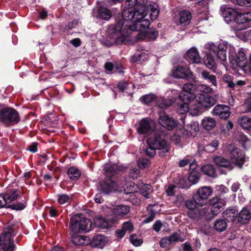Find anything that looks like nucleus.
<instances>
[{
  "instance_id": "5fc2aeb1",
  "label": "nucleus",
  "mask_w": 251,
  "mask_h": 251,
  "mask_svg": "<svg viewBox=\"0 0 251 251\" xmlns=\"http://www.w3.org/2000/svg\"><path fill=\"white\" fill-rule=\"evenodd\" d=\"M98 12L100 16H111L110 11L103 6H100L98 9Z\"/></svg>"
},
{
  "instance_id": "aec40b11",
  "label": "nucleus",
  "mask_w": 251,
  "mask_h": 251,
  "mask_svg": "<svg viewBox=\"0 0 251 251\" xmlns=\"http://www.w3.org/2000/svg\"><path fill=\"white\" fill-rule=\"evenodd\" d=\"M106 177L112 178L117 176L119 172H122L124 170V168L116 164H108L104 167Z\"/></svg>"
},
{
  "instance_id": "680f3d73",
  "label": "nucleus",
  "mask_w": 251,
  "mask_h": 251,
  "mask_svg": "<svg viewBox=\"0 0 251 251\" xmlns=\"http://www.w3.org/2000/svg\"><path fill=\"white\" fill-rule=\"evenodd\" d=\"M79 21L78 20H74L71 22H70L67 25H66L65 28L67 29H72L75 27L77 25H78Z\"/></svg>"
},
{
  "instance_id": "c85d7f7f",
  "label": "nucleus",
  "mask_w": 251,
  "mask_h": 251,
  "mask_svg": "<svg viewBox=\"0 0 251 251\" xmlns=\"http://www.w3.org/2000/svg\"><path fill=\"white\" fill-rule=\"evenodd\" d=\"M239 125L251 135V118L243 116L238 119Z\"/></svg>"
},
{
  "instance_id": "c9c22d12",
  "label": "nucleus",
  "mask_w": 251,
  "mask_h": 251,
  "mask_svg": "<svg viewBox=\"0 0 251 251\" xmlns=\"http://www.w3.org/2000/svg\"><path fill=\"white\" fill-rule=\"evenodd\" d=\"M67 174L69 177L73 180H77L81 175L80 171L74 166H72L68 169Z\"/></svg>"
},
{
  "instance_id": "2f4dec72",
  "label": "nucleus",
  "mask_w": 251,
  "mask_h": 251,
  "mask_svg": "<svg viewBox=\"0 0 251 251\" xmlns=\"http://www.w3.org/2000/svg\"><path fill=\"white\" fill-rule=\"evenodd\" d=\"M160 124L168 130L173 129V119L166 114L161 115L159 119Z\"/></svg>"
},
{
  "instance_id": "20e7f679",
  "label": "nucleus",
  "mask_w": 251,
  "mask_h": 251,
  "mask_svg": "<svg viewBox=\"0 0 251 251\" xmlns=\"http://www.w3.org/2000/svg\"><path fill=\"white\" fill-rule=\"evenodd\" d=\"M91 227L92 222L90 220L82 214H75L70 219L69 228L72 234L88 232Z\"/></svg>"
},
{
  "instance_id": "e433bc0d",
  "label": "nucleus",
  "mask_w": 251,
  "mask_h": 251,
  "mask_svg": "<svg viewBox=\"0 0 251 251\" xmlns=\"http://www.w3.org/2000/svg\"><path fill=\"white\" fill-rule=\"evenodd\" d=\"M139 191L141 195L146 199H149L152 192V186L150 184H143L139 187Z\"/></svg>"
},
{
  "instance_id": "9d476101",
  "label": "nucleus",
  "mask_w": 251,
  "mask_h": 251,
  "mask_svg": "<svg viewBox=\"0 0 251 251\" xmlns=\"http://www.w3.org/2000/svg\"><path fill=\"white\" fill-rule=\"evenodd\" d=\"M174 78L182 79L185 80L197 81V78L194 73L187 66L181 65L174 67Z\"/></svg>"
},
{
  "instance_id": "13d9d810",
  "label": "nucleus",
  "mask_w": 251,
  "mask_h": 251,
  "mask_svg": "<svg viewBox=\"0 0 251 251\" xmlns=\"http://www.w3.org/2000/svg\"><path fill=\"white\" fill-rule=\"evenodd\" d=\"M190 129V132H196L199 130V124L197 122H192L188 126ZM192 134V133H191Z\"/></svg>"
},
{
  "instance_id": "473e14b6",
  "label": "nucleus",
  "mask_w": 251,
  "mask_h": 251,
  "mask_svg": "<svg viewBox=\"0 0 251 251\" xmlns=\"http://www.w3.org/2000/svg\"><path fill=\"white\" fill-rule=\"evenodd\" d=\"M201 171L208 176L215 177L217 176L214 166L210 164L203 165L201 168Z\"/></svg>"
},
{
  "instance_id": "2eb2a0df",
  "label": "nucleus",
  "mask_w": 251,
  "mask_h": 251,
  "mask_svg": "<svg viewBox=\"0 0 251 251\" xmlns=\"http://www.w3.org/2000/svg\"><path fill=\"white\" fill-rule=\"evenodd\" d=\"M174 142L176 145L181 143V138L189 136L188 131L185 129L182 124L174 119Z\"/></svg>"
},
{
  "instance_id": "bf43d9fd",
  "label": "nucleus",
  "mask_w": 251,
  "mask_h": 251,
  "mask_svg": "<svg viewBox=\"0 0 251 251\" xmlns=\"http://www.w3.org/2000/svg\"><path fill=\"white\" fill-rule=\"evenodd\" d=\"M140 171L139 169L137 168H133L130 170L129 176L133 178H137L140 174Z\"/></svg>"
},
{
  "instance_id": "ea45409f",
  "label": "nucleus",
  "mask_w": 251,
  "mask_h": 251,
  "mask_svg": "<svg viewBox=\"0 0 251 251\" xmlns=\"http://www.w3.org/2000/svg\"><path fill=\"white\" fill-rule=\"evenodd\" d=\"M214 227L217 231L222 232L226 229L227 224L225 220L217 219L214 222Z\"/></svg>"
},
{
  "instance_id": "3c124183",
  "label": "nucleus",
  "mask_w": 251,
  "mask_h": 251,
  "mask_svg": "<svg viewBox=\"0 0 251 251\" xmlns=\"http://www.w3.org/2000/svg\"><path fill=\"white\" fill-rule=\"evenodd\" d=\"M219 146V141L217 140H213L211 141V143L207 145L204 147L205 150H208L209 148H211V150H210V152L214 151Z\"/></svg>"
},
{
  "instance_id": "603ef678",
  "label": "nucleus",
  "mask_w": 251,
  "mask_h": 251,
  "mask_svg": "<svg viewBox=\"0 0 251 251\" xmlns=\"http://www.w3.org/2000/svg\"><path fill=\"white\" fill-rule=\"evenodd\" d=\"M130 240L132 245L136 247L140 246L143 243V240L141 239H138L136 234H134L130 235Z\"/></svg>"
},
{
  "instance_id": "58836bf2",
  "label": "nucleus",
  "mask_w": 251,
  "mask_h": 251,
  "mask_svg": "<svg viewBox=\"0 0 251 251\" xmlns=\"http://www.w3.org/2000/svg\"><path fill=\"white\" fill-rule=\"evenodd\" d=\"M86 239L87 237L85 236L73 234L72 237V241L75 245L83 246L88 244L87 243L85 242Z\"/></svg>"
},
{
  "instance_id": "a19ab883",
  "label": "nucleus",
  "mask_w": 251,
  "mask_h": 251,
  "mask_svg": "<svg viewBox=\"0 0 251 251\" xmlns=\"http://www.w3.org/2000/svg\"><path fill=\"white\" fill-rule=\"evenodd\" d=\"M221 11L224 16H241L234 9L226 7V5H223L221 7Z\"/></svg>"
},
{
  "instance_id": "8fccbe9b",
  "label": "nucleus",
  "mask_w": 251,
  "mask_h": 251,
  "mask_svg": "<svg viewBox=\"0 0 251 251\" xmlns=\"http://www.w3.org/2000/svg\"><path fill=\"white\" fill-rule=\"evenodd\" d=\"M151 163L149 159L146 158H140L138 160V166L140 168L144 169L148 167Z\"/></svg>"
},
{
  "instance_id": "cd10ccee",
  "label": "nucleus",
  "mask_w": 251,
  "mask_h": 251,
  "mask_svg": "<svg viewBox=\"0 0 251 251\" xmlns=\"http://www.w3.org/2000/svg\"><path fill=\"white\" fill-rule=\"evenodd\" d=\"M130 207L127 205H117L113 209V214L117 217H122L129 213Z\"/></svg>"
},
{
  "instance_id": "69168bd1",
  "label": "nucleus",
  "mask_w": 251,
  "mask_h": 251,
  "mask_svg": "<svg viewBox=\"0 0 251 251\" xmlns=\"http://www.w3.org/2000/svg\"><path fill=\"white\" fill-rule=\"evenodd\" d=\"M236 2L238 5L240 6H251V0H237Z\"/></svg>"
},
{
  "instance_id": "864d4df0",
  "label": "nucleus",
  "mask_w": 251,
  "mask_h": 251,
  "mask_svg": "<svg viewBox=\"0 0 251 251\" xmlns=\"http://www.w3.org/2000/svg\"><path fill=\"white\" fill-rule=\"evenodd\" d=\"M122 228L126 232L133 231L134 226L130 221L125 222L122 224Z\"/></svg>"
},
{
  "instance_id": "bb28decb",
  "label": "nucleus",
  "mask_w": 251,
  "mask_h": 251,
  "mask_svg": "<svg viewBox=\"0 0 251 251\" xmlns=\"http://www.w3.org/2000/svg\"><path fill=\"white\" fill-rule=\"evenodd\" d=\"M213 160L215 164L219 168H226L229 170H231L233 169L230 161L222 156H215L213 158Z\"/></svg>"
},
{
  "instance_id": "37998d69",
  "label": "nucleus",
  "mask_w": 251,
  "mask_h": 251,
  "mask_svg": "<svg viewBox=\"0 0 251 251\" xmlns=\"http://www.w3.org/2000/svg\"><path fill=\"white\" fill-rule=\"evenodd\" d=\"M146 8L147 10H148V9H150V10L151 13L150 14V16H158L159 14V9L158 5L156 3L154 2L151 3L149 8H147V7ZM146 13H147L146 16H147L148 15L147 10H146Z\"/></svg>"
},
{
  "instance_id": "39448f33",
  "label": "nucleus",
  "mask_w": 251,
  "mask_h": 251,
  "mask_svg": "<svg viewBox=\"0 0 251 251\" xmlns=\"http://www.w3.org/2000/svg\"><path fill=\"white\" fill-rule=\"evenodd\" d=\"M216 102V99L212 96L200 94L196 100V103L189 107V113L193 116L198 115L214 106Z\"/></svg>"
},
{
  "instance_id": "dca6fc26",
  "label": "nucleus",
  "mask_w": 251,
  "mask_h": 251,
  "mask_svg": "<svg viewBox=\"0 0 251 251\" xmlns=\"http://www.w3.org/2000/svg\"><path fill=\"white\" fill-rule=\"evenodd\" d=\"M213 192L212 189L209 186H204L200 188L194 194V199H196L201 205H205L207 201V199L212 194Z\"/></svg>"
},
{
  "instance_id": "1a4fd4ad",
  "label": "nucleus",
  "mask_w": 251,
  "mask_h": 251,
  "mask_svg": "<svg viewBox=\"0 0 251 251\" xmlns=\"http://www.w3.org/2000/svg\"><path fill=\"white\" fill-rule=\"evenodd\" d=\"M185 207L189 210L188 212L189 217L193 219L199 220L202 218L204 211L198 208V206H202L196 199H194L193 195L192 199L188 200L184 203Z\"/></svg>"
},
{
  "instance_id": "c756f323",
  "label": "nucleus",
  "mask_w": 251,
  "mask_h": 251,
  "mask_svg": "<svg viewBox=\"0 0 251 251\" xmlns=\"http://www.w3.org/2000/svg\"><path fill=\"white\" fill-rule=\"evenodd\" d=\"M238 212L234 208L227 209L223 213V216L227 222H233L237 219Z\"/></svg>"
},
{
  "instance_id": "5701e85b",
  "label": "nucleus",
  "mask_w": 251,
  "mask_h": 251,
  "mask_svg": "<svg viewBox=\"0 0 251 251\" xmlns=\"http://www.w3.org/2000/svg\"><path fill=\"white\" fill-rule=\"evenodd\" d=\"M153 130L151 122L145 118L141 120L137 129V132L140 135L151 134Z\"/></svg>"
},
{
  "instance_id": "a18cd8bd",
  "label": "nucleus",
  "mask_w": 251,
  "mask_h": 251,
  "mask_svg": "<svg viewBox=\"0 0 251 251\" xmlns=\"http://www.w3.org/2000/svg\"><path fill=\"white\" fill-rule=\"evenodd\" d=\"M185 197L183 194H179L176 196V199L174 204L177 207H180L181 206L184 205L185 202Z\"/></svg>"
},
{
  "instance_id": "6e6d98bb",
  "label": "nucleus",
  "mask_w": 251,
  "mask_h": 251,
  "mask_svg": "<svg viewBox=\"0 0 251 251\" xmlns=\"http://www.w3.org/2000/svg\"><path fill=\"white\" fill-rule=\"evenodd\" d=\"M192 17H179V23L182 26H185L188 25L191 21Z\"/></svg>"
},
{
  "instance_id": "052dcab7",
  "label": "nucleus",
  "mask_w": 251,
  "mask_h": 251,
  "mask_svg": "<svg viewBox=\"0 0 251 251\" xmlns=\"http://www.w3.org/2000/svg\"><path fill=\"white\" fill-rule=\"evenodd\" d=\"M156 212L155 211V210L151 209L149 212V216L144 220L145 223H148L153 221L156 215Z\"/></svg>"
},
{
  "instance_id": "f704fd0d",
  "label": "nucleus",
  "mask_w": 251,
  "mask_h": 251,
  "mask_svg": "<svg viewBox=\"0 0 251 251\" xmlns=\"http://www.w3.org/2000/svg\"><path fill=\"white\" fill-rule=\"evenodd\" d=\"M149 58V55L145 52H136L130 58V62L132 63L143 62L147 60Z\"/></svg>"
},
{
  "instance_id": "49530a36",
  "label": "nucleus",
  "mask_w": 251,
  "mask_h": 251,
  "mask_svg": "<svg viewBox=\"0 0 251 251\" xmlns=\"http://www.w3.org/2000/svg\"><path fill=\"white\" fill-rule=\"evenodd\" d=\"M57 202L60 204H63L68 202H70L71 197L67 194L57 195Z\"/></svg>"
},
{
  "instance_id": "9b49d317",
  "label": "nucleus",
  "mask_w": 251,
  "mask_h": 251,
  "mask_svg": "<svg viewBox=\"0 0 251 251\" xmlns=\"http://www.w3.org/2000/svg\"><path fill=\"white\" fill-rule=\"evenodd\" d=\"M228 57L229 63L233 68L238 67L244 70L245 68L247 67L249 59L241 50L234 54L229 53Z\"/></svg>"
},
{
  "instance_id": "0eeeda50",
  "label": "nucleus",
  "mask_w": 251,
  "mask_h": 251,
  "mask_svg": "<svg viewBox=\"0 0 251 251\" xmlns=\"http://www.w3.org/2000/svg\"><path fill=\"white\" fill-rule=\"evenodd\" d=\"M20 120L19 114L15 109L0 104V122L11 126L17 124Z\"/></svg>"
},
{
  "instance_id": "412c9836",
  "label": "nucleus",
  "mask_w": 251,
  "mask_h": 251,
  "mask_svg": "<svg viewBox=\"0 0 251 251\" xmlns=\"http://www.w3.org/2000/svg\"><path fill=\"white\" fill-rule=\"evenodd\" d=\"M114 219H106L101 216H97L93 220V223L96 226L102 229L108 228L110 226L115 222Z\"/></svg>"
},
{
  "instance_id": "6ab92c4d",
  "label": "nucleus",
  "mask_w": 251,
  "mask_h": 251,
  "mask_svg": "<svg viewBox=\"0 0 251 251\" xmlns=\"http://www.w3.org/2000/svg\"><path fill=\"white\" fill-rule=\"evenodd\" d=\"M184 58L189 62V64L202 63V58L197 49L194 47L187 51L184 55Z\"/></svg>"
},
{
  "instance_id": "0e129e2a",
  "label": "nucleus",
  "mask_w": 251,
  "mask_h": 251,
  "mask_svg": "<svg viewBox=\"0 0 251 251\" xmlns=\"http://www.w3.org/2000/svg\"><path fill=\"white\" fill-rule=\"evenodd\" d=\"M127 84L125 80L118 82L117 87L120 91L123 92L127 88Z\"/></svg>"
},
{
  "instance_id": "4468645a",
  "label": "nucleus",
  "mask_w": 251,
  "mask_h": 251,
  "mask_svg": "<svg viewBox=\"0 0 251 251\" xmlns=\"http://www.w3.org/2000/svg\"><path fill=\"white\" fill-rule=\"evenodd\" d=\"M230 162L239 169H242L246 162L245 154L239 148L235 147L230 151Z\"/></svg>"
},
{
  "instance_id": "7ed1b4c3",
  "label": "nucleus",
  "mask_w": 251,
  "mask_h": 251,
  "mask_svg": "<svg viewBox=\"0 0 251 251\" xmlns=\"http://www.w3.org/2000/svg\"><path fill=\"white\" fill-rule=\"evenodd\" d=\"M197 82L190 81L183 84L182 91L178 95V100L181 101L179 106L184 112L189 110L190 103L196 98V93L200 87Z\"/></svg>"
},
{
  "instance_id": "09e8293b",
  "label": "nucleus",
  "mask_w": 251,
  "mask_h": 251,
  "mask_svg": "<svg viewBox=\"0 0 251 251\" xmlns=\"http://www.w3.org/2000/svg\"><path fill=\"white\" fill-rule=\"evenodd\" d=\"M173 242V234L162 238L160 241V245L162 248L167 247Z\"/></svg>"
},
{
  "instance_id": "7c9ffc66",
  "label": "nucleus",
  "mask_w": 251,
  "mask_h": 251,
  "mask_svg": "<svg viewBox=\"0 0 251 251\" xmlns=\"http://www.w3.org/2000/svg\"><path fill=\"white\" fill-rule=\"evenodd\" d=\"M202 78L212 85L217 86V82L216 75H212L210 72L207 70L202 71L201 73Z\"/></svg>"
},
{
  "instance_id": "393cba45",
  "label": "nucleus",
  "mask_w": 251,
  "mask_h": 251,
  "mask_svg": "<svg viewBox=\"0 0 251 251\" xmlns=\"http://www.w3.org/2000/svg\"><path fill=\"white\" fill-rule=\"evenodd\" d=\"M191 186L189 182L186 178L183 176H178L174 179V196L175 195V191L176 188H181L182 189L187 190Z\"/></svg>"
},
{
  "instance_id": "f3484780",
  "label": "nucleus",
  "mask_w": 251,
  "mask_h": 251,
  "mask_svg": "<svg viewBox=\"0 0 251 251\" xmlns=\"http://www.w3.org/2000/svg\"><path fill=\"white\" fill-rule=\"evenodd\" d=\"M100 187L101 192L107 195L117 190V184L112 178L105 177L100 183Z\"/></svg>"
},
{
  "instance_id": "c03bdc74",
  "label": "nucleus",
  "mask_w": 251,
  "mask_h": 251,
  "mask_svg": "<svg viewBox=\"0 0 251 251\" xmlns=\"http://www.w3.org/2000/svg\"><path fill=\"white\" fill-rule=\"evenodd\" d=\"M21 192L19 190L15 189L10 192L9 194L4 195L6 196L7 201H10L16 200L20 196Z\"/></svg>"
},
{
  "instance_id": "338daca9",
  "label": "nucleus",
  "mask_w": 251,
  "mask_h": 251,
  "mask_svg": "<svg viewBox=\"0 0 251 251\" xmlns=\"http://www.w3.org/2000/svg\"><path fill=\"white\" fill-rule=\"evenodd\" d=\"M37 146V142H33L31 145L28 146V149L31 152L35 153L38 151Z\"/></svg>"
},
{
  "instance_id": "f257e3e1",
  "label": "nucleus",
  "mask_w": 251,
  "mask_h": 251,
  "mask_svg": "<svg viewBox=\"0 0 251 251\" xmlns=\"http://www.w3.org/2000/svg\"><path fill=\"white\" fill-rule=\"evenodd\" d=\"M116 24L109 26L107 33L108 36L114 40L116 44H126L127 37L132 31H140L138 38L142 40H155L158 36V32L155 29L149 28L150 22L145 19L146 17L127 20L125 17H115ZM129 18V17H127Z\"/></svg>"
},
{
  "instance_id": "423d86ee",
  "label": "nucleus",
  "mask_w": 251,
  "mask_h": 251,
  "mask_svg": "<svg viewBox=\"0 0 251 251\" xmlns=\"http://www.w3.org/2000/svg\"><path fill=\"white\" fill-rule=\"evenodd\" d=\"M127 8L122 16H146L147 0H126Z\"/></svg>"
},
{
  "instance_id": "774afa93",
  "label": "nucleus",
  "mask_w": 251,
  "mask_h": 251,
  "mask_svg": "<svg viewBox=\"0 0 251 251\" xmlns=\"http://www.w3.org/2000/svg\"><path fill=\"white\" fill-rule=\"evenodd\" d=\"M162 226V223L159 220H157L153 225L152 228L156 232H159Z\"/></svg>"
},
{
  "instance_id": "4be33fe9",
  "label": "nucleus",
  "mask_w": 251,
  "mask_h": 251,
  "mask_svg": "<svg viewBox=\"0 0 251 251\" xmlns=\"http://www.w3.org/2000/svg\"><path fill=\"white\" fill-rule=\"evenodd\" d=\"M214 115H218L220 118L226 119L230 116V108L227 105L218 104L213 110Z\"/></svg>"
},
{
  "instance_id": "6e6552de",
  "label": "nucleus",
  "mask_w": 251,
  "mask_h": 251,
  "mask_svg": "<svg viewBox=\"0 0 251 251\" xmlns=\"http://www.w3.org/2000/svg\"><path fill=\"white\" fill-rule=\"evenodd\" d=\"M15 235L16 232L11 226H9L0 234V251H14L16 246L12 237Z\"/></svg>"
},
{
  "instance_id": "e2e57ef3",
  "label": "nucleus",
  "mask_w": 251,
  "mask_h": 251,
  "mask_svg": "<svg viewBox=\"0 0 251 251\" xmlns=\"http://www.w3.org/2000/svg\"><path fill=\"white\" fill-rule=\"evenodd\" d=\"M7 203L6 196L4 195L0 194V208L6 207Z\"/></svg>"
},
{
  "instance_id": "f03ea898",
  "label": "nucleus",
  "mask_w": 251,
  "mask_h": 251,
  "mask_svg": "<svg viewBox=\"0 0 251 251\" xmlns=\"http://www.w3.org/2000/svg\"><path fill=\"white\" fill-rule=\"evenodd\" d=\"M227 46L224 44L216 45L214 44L209 46L208 51L206 52L205 55L202 59L205 66L208 69L215 72L216 64L214 60V55L220 60L225 61L226 60Z\"/></svg>"
},
{
  "instance_id": "b1692460",
  "label": "nucleus",
  "mask_w": 251,
  "mask_h": 251,
  "mask_svg": "<svg viewBox=\"0 0 251 251\" xmlns=\"http://www.w3.org/2000/svg\"><path fill=\"white\" fill-rule=\"evenodd\" d=\"M108 241V239L106 236L101 234H97L92 237L90 244L94 247L102 249Z\"/></svg>"
},
{
  "instance_id": "a211bd4d",
  "label": "nucleus",
  "mask_w": 251,
  "mask_h": 251,
  "mask_svg": "<svg viewBox=\"0 0 251 251\" xmlns=\"http://www.w3.org/2000/svg\"><path fill=\"white\" fill-rule=\"evenodd\" d=\"M209 204L212 213L214 216H216L224 209L226 202L223 198L216 197L210 200Z\"/></svg>"
},
{
  "instance_id": "79ce46f5",
  "label": "nucleus",
  "mask_w": 251,
  "mask_h": 251,
  "mask_svg": "<svg viewBox=\"0 0 251 251\" xmlns=\"http://www.w3.org/2000/svg\"><path fill=\"white\" fill-rule=\"evenodd\" d=\"M157 97L152 94H149L142 96L140 100L144 104L148 105L151 102L156 101Z\"/></svg>"
},
{
  "instance_id": "4d7b16f0",
  "label": "nucleus",
  "mask_w": 251,
  "mask_h": 251,
  "mask_svg": "<svg viewBox=\"0 0 251 251\" xmlns=\"http://www.w3.org/2000/svg\"><path fill=\"white\" fill-rule=\"evenodd\" d=\"M156 150L157 149L154 148L153 146H149V148L145 150V152L147 155L152 157L155 155Z\"/></svg>"
},
{
  "instance_id": "4c0bfd02",
  "label": "nucleus",
  "mask_w": 251,
  "mask_h": 251,
  "mask_svg": "<svg viewBox=\"0 0 251 251\" xmlns=\"http://www.w3.org/2000/svg\"><path fill=\"white\" fill-rule=\"evenodd\" d=\"M201 174L200 171H194L189 172L188 177L189 184H195L197 183L200 179Z\"/></svg>"
},
{
  "instance_id": "ddd939ff",
  "label": "nucleus",
  "mask_w": 251,
  "mask_h": 251,
  "mask_svg": "<svg viewBox=\"0 0 251 251\" xmlns=\"http://www.w3.org/2000/svg\"><path fill=\"white\" fill-rule=\"evenodd\" d=\"M225 21L231 27H236V25H243V26L238 27L237 30L246 28L247 27H251V17L249 18L247 17H224Z\"/></svg>"
},
{
  "instance_id": "f8f14e48",
  "label": "nucleus",
  "mask_w": 251,
  "mask_h": 251,
  "mask_svg": "<svg viewBox=\"0 0 251 251\" xmlns=\"http://www.w3.org/2000/svg\"><path fill=\"white\" fill-rule=\"evenodd\" d=\"M146 143L148 146H153L158 150H165L166 152L168 151L166 148L167 142L164 139L163 133L161 132H156L152 136L147 138Z\"/></svg>"
},
{
  "instance_id": "a878e982",
  "label": "nucleus",
  "mask_w": 251,
  "mask_h": 251,
  "mask_svg": "<svg viewBox=\"0 0 251 251\" xmlns=\"http://www.w3.org/2000/svg\"><path fill=\"white\" fill-rule=\"evenodd\" d=\"M251 218V212L246 207H244L238 213L237 216V222L241 225L248 224Z\"/></svg>"
},
{
  "instance_id": "de8ad7c7",
  "label": "nucleus",
  "mask_w": 251,
  "mask_h": 251,
  "mask_svg": "<svg viewBox=\"0 0 251 251\" xmlns=\"http://www.w3.org/2000/svg\"><path fill=\"white\" fill-rule=\"evenodd\" d=\"M26 206V204L25 202L23 203L18 202L16 203L9 204L6 206V208L16 210H22L25 209Z\"/></svg>"
},
{
  "instance_id": "72a5a7b5",
  "label": "nucleus",
  "mask_w": 251,
  "mask_h": 251,
  "mask_svg": "<svg viewBox=\"0 0 251 251\" xmlns=\"http://www.w3.org/2000/svg\"><path fill=\"white\" fill-rule=\"evenodd\" d=\"M203 127L206 130L212 129L216 126L215 120L211 117H205L201 121Z\"/></svg>"
}]
</instances>
